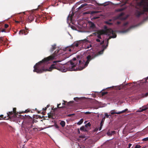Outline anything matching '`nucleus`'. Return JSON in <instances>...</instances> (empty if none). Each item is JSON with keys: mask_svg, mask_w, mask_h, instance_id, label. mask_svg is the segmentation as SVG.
I'll list each match as a JSON object with an SVG mask.
<instances>
[{"mask_svg": "<svg viewBox=\"0 0 148 148\" xmlns=\"http://www.w3.org/2000/svg\"><path fill=\"white\" fill-rule=\"evenodd\" d=\"M84 40H87L86 39H85Z\"/></svg>", "mask_w": 148, "mask_h": 148, "instance_id": "774afa93", "label": "nucleus"}, {"mask_svg": "<svg viewBox=\"0 0 148 148\" xmlns=\"http://www.w3.org/2000/svg\"><path fill=\"white\" fill-rule=\"evenodd\" d=\"M129 29H127L126 30L123 31H122V32H123V33H125V32H127L129 30Z\"/></svg>", "mask_w": 148, "mask_h": 148, "instance_id": "7c9ffc66", "label": "nucleus"}, {"mask_svg": "<svg viewBox=\"0 0 148 148\" xmlns=\"http://www.w3.org/2000/svg\"><path fill=\"white\" fill-rule=\"evenodd\" d=\"M29 112V110H28V109L27 110H25V113H27L28 112Z\"/></svg>", "mask_w": 148, "mask_h": 148, "instance_id": "c03bdc74", "label": "nucleus"}, {"mask_svg": "<svg viewBox=\"0 0 148 148\" xmlns=\"http://www.w3.org/2000/svg\"><path fill=\"white\" fill-rule=\"evenodd\" d=\"M16 108H13V112L14 113V117H15L16 116Z\"/></svg>", "mask_w": 148, "mask_h": 148, "instance_id": "412c9836", "label": "nucleus"}, {"mask_svg": "<svg viewBox=\"0 0 148 148\" xmlns=\"http://www.w3.org/2000/svg\"><path fill=\"white\" fill-rule=\"evenodd\" d=\"M121 22L120 21H117V24L118 25L120 24Z\"/></svg>", "mask_w": 148, "mask_h": 148, "instance_id": "de8ad7c7", "label": "nucleus"}, {"mask_svg": "<svg viewBox=\"0 0 148 148\" xmlns=\"http://www.w3.org/2000/svg\"><path fill=\"white\" fill-rule=\"evenodd\" d=\"M130 83H129V84H124L123 83L120 85L115 86H113L112 87H108L105 89H103L99 92L95 91L93 92H108L107 91H105L106 90H108V89H110L111 90H116V91L122 90H125L127 88V86L128 85L130 86Z\"/></svg>", "mask_w": 148, "mask_h": 148, "instance_id": "7ed1b4c3", "label": "nucleus"}, {"mask_svg": "<svg viewBox=\"0 0 148 148\" xmlns=\"http://www.w3.org/2000/svg\"><path fill=\"white\" fill-rule=\"evenodd\" d=\"M112 21V19H109V21Z\"/></svg>", "mask_w": 148, "mask_h": 148, "instance_id": "13d9d810", "label": "nucleus"}, {"mask_svg": "<svg viewBox=\"0 0 148 148\" xmlns=\"http://www.w3.org/2000/svg\"><path fill=\"white\" fill-rule=\"evenodd\" d=\"M60 104H58V105H57V107H58L59 108H61V107H59V106H60Z\"/></svg>", "mask_w": 148, "mask_h": 148, "instance_id": "a18cd8bd", "label": "nucleus"}, {"mask_svg": "<svg viewBox=\"0 0 148 148\" xmlns=\"http://www.w3.org/2000/svg\"><path fill=\"white\" fill-rule=\"evenodd\" d=\"M123 13H121L119 15V16H123Z\"/></svg>", "mask_w": 148, "mask_h": 148, "instance_id": "ea45409f", "label": "nucleus"}, {"mask_svg": "<svg viewBox=\"0 0 148 148\" xmlns=\"http://www.w3.org/2000/svg\"><path fill=\"white\" fill-rule=\"evenodd\" d=\"M59 50H57L55 51L54 53L51 55L45 58L42 61L37 63L34 66L33 71L38 73H41L44 71H51L53 69H57L59 70V68L57 66L58 65V62H60V61H53V64H52L48 69H45L44 66L47 64L48 62L50 60H53L56 56Z\"/></svg>", "mask_w": 148, "mask_h": 148, "instance_id": "f257e3e1", "label": "nucleus"}, {"mask_svg": "<svg viewBox=\"0 0 148 148\" xmlns=\"http://www.w3.org/2000/svg\"><path fill=\"white\" fill-rule=\"evenodd\" d=\"M56 48V44H54L53 45H52V47L51 48L50 51L51 52H53L54 51Z\"/></svg>", "mask_w": 148, "mask_h": 148, "instance_id": "2eb2a0df", "label": "nucleus"}, {"mask_svg": "<svg viewBox=\"0 0 148 148\" xmlns=\"http://www.w3.org/2000/svg\"><path fill=\"white\" fill-rule=\"evenodd\" d=\"M0 117H2V116H3V115H0Z\"/></svg>", "mask_w": 148, "mask_h": 148, "instance_id": "680f3d73", "label": "nucleus"}, {"mask_svg": "<svg viewBox=\"0 0 148 148\" xmlns=\"http://www.w3.org/2000/svg\"><path fill=\"white\" fill-rule=\"evenodd\" d=\"M60 125L62 126V127H64L65 126V121H62L60 123Z\"/></svg>", "mask_w": 148, "mask_h": 148, "instance_id": "6ab92c4d", "label": "nucleus"}, {"mask_svg": "<svg viewBox=\"0 0 148 148\" xmlns=\"http://www.w3.org/2000/svg\"><path fill=\"white\" fill-rule=\"evenodd\" d=\"M92 47V45H88V46H87L86 48L87 49H88L89 48L91 47Z\"/></svg>", "mask_w": 148, "mask_h": 148, "instance_id": "72a5a7b5", "label": "nucleus"}, {"mask_svg": "<svg viewBox=\"0 0 148 148\" xmlns=\"http://www.w3.org/2000/svg\"><path fill=\"white\" fill-rule=\"evenodd\" d=\"M121 10H122L121 9H120L119 10V11H121Z\"/></svg>", "mask_w": 148, "mask_h": 148, "instance_id": "69168bd1", "label": "nucleus"}, {"mask_svg": "<svg viewBox=\"0 0 148 148\" xmlns=\"http://www.w3.org/2000/svg\"><path fill=\"white\" fill-rule=\"evenodd\" d=\"M104 29H106V30H105V31H107V30L108 29H108L107 28V27L106 26H104Z\"/></svg>", "mask_w": 148, "mask_h": 148, "instance_id": "e433bc0d", "label": "nucleus"}, {"mask_svg": "<svg viewBox=\"0 0 148 148\" xmlns=\"http://www.w3.org/2000/svg\"><path fill=\"white\" fill-rule=\"evenodd\" d=\"M14 113L12 112H9L8 114H7L8 115V116L9 117H13V118H14Z\"/></svg>", "mask_w": 148, "mask_h": 148, "instance_id": "ddd939ff", "label": "nucleus"}, {"mask_svg": "<svg viewBox=\"0 0 148 148\" xmlns=\"http://www.w3.org/2000/svg\"><path fill=\"white\" fill-rule=\"evenodd\" d=\"M74 15L73 14L71 15L69 14L68 16L67 19V20H69L70 21H71L72 19V18L73 17V16Z\"/></svg>", "mask_w": 148, "mask_h": 148, "instance_id": "a211bd4d", "label": "nucleus"}, {"mask_svg": "<svg viewBox=\"0 0 148 148\" xmlns=\"http://www.w3.org/2000/svg\"><path fill=\"white\" fill-rule=\"evenodd\" d=\"M105 116L107 117V118H108L109 116L108 115V114L107 113H105Z\"/></svg>", "mask_w": 148, "mask_h": 148, "instance_id": "c9c22d12", "label": "nucleus"}, {"mask_svg": "<svg viewBox=\"0 0 148 148\" xmlns=\"http://www.w3.org/2000/svg\"><path fill=\"white\" fill-rule=\"evenodd\" d=\"M89 23L90 24V27L91 28L93 29H94L95 28V26L94 23L91 21L89 22Z\"/></svg>", "mask_w": 148, "mask_h": 148, "instance_id": "4468645a", "label": "nucleus"}, {"mask_svg": "<svg viewBox=\"0 0 148 148\" xmlns=\"http://www.w3.org/2000/svg\"><path fill=\"white\" fill-rule=\"evenodd\" d=\"M142 108L143 110L144 111L146 110H147V108L145 107H143Z\"/></svg>", "mask_w": 148, "mask_h": 148, "instance_id": "2f4dec72", "label": "nucleus"}, {"mask_svg": "<svg viewBox=\"0 0 148 148\" xmlns=\"http://www.w3.org/2000/svg\"><path fill=\"white\" fill-rule=\"evenodd\" d=\"M99 5H100V6L103 5L102 4H99Z\"/></svg>", "mask_w": 148, "mask_h": 148, "instance_id": "bf43d9fd", "label": "nucleus"}, {"mask_svg": "<svg viewBox=\"0 0 148 148\" xmlns=\"http://www.w3.org/2000/svg\"><path fill=\"white\" fill-rule=\"evenodd\" d=\"M100 125H101V126H102L103 125V124L102 123V122H101L100 123Z\"/></svg>", "mask_w": 148, "mask_h": 148, "instance_id": "6e6d98bb", "label": "nucleus"}, {"mask_svg": "<svg viewBox=\"0 0 148 148\" xmlns=\"http://www.w3.org/2000/svg\"><path fill=\"white\" fill-rule=\"evenodd\" d=\"M105 49V48L101 50L98 51L95 54H93L92 56L90 55H88L86 58L87 60L86 62H85L84 64V63L83 62H82L81 60H79L80 56L79 55L77 56V58L78 59L77 60L79 61L78 63H77L76 64H75L72 61H70L67 63V64L69 65V67H67L66 68V69H68V70L70 71H75V67H76V66L78 65L79 66L81 67V68L80 70H82L87 66L90 61L91 60L93 59L96 57L103 54Z\"/></svg>", "mask_w": 148, "mask_h": 148, "instance_id": "f03ea898", "label": "nucleus"}, {"mask_svg": "<svg viewBox=\"0 0 148 148\" xmlns=\"http://www.w3.org/2000/svg\"><path fill=\"white\" fill-rule=\"evenodd\" d=\"M104 40H103V41H102L101 43H100V45H103L104 43Z\"/></svg>", "mask_w": 148, "mask_h": 148, "instance_id": "79ce46f5", "label": "nucleus"}, {"mask_svg": "<svg viewBox=\"0 0 148 148\" xmlns=\"http://www.w3.org/2000/svg\"><path fill=\"white\" fill-rule=\"evenodd\" d=\"M140 146L138 145H137L135 147H134V148H139L140 147Z\"/></svg>", "mask_w": 148, "mask_h": 148, "instance_id": "c756f323", "label": "nucleus"}, {"mask_svg": "<svg viewBox=\"0 0 148 148\" xmlns=\"http://www.w3.org/2000/svg\"><path fill=\"white\" fill-rule=\"evenodd\" d=\"M145 97H146L148 95V93H145Z\"/></svg>", "mask_w": 148, "mask_h": 148, "instance_id": "5fc2aeb1", "label": "nucleus"}, {"mask_svg": "<svg viewBox=\"0 0 148 148\" xmlns=\"http://www.w3.org/2000/svg\"><path fill=\"white\" fill-rule=\"evenodd\" d=\"M114 132V131H112L111 133H110V132H108L107 134L108 135H111L112 134V133Z\"/></svg>", "mask_w": 148, "mask_h": 148, "instance_id": "393cba45", "label": "nucleus"}, {"mask_svg": "<svg viewBox=\"0 0 148 148\" xmlns=\"http://www.w3.org/2000/svg\"><path fill=\"white\" fill-rule=\"evenodd\" d=\"M112 36H110L107 39V45H106V47H107L108 46V41L109 40H110L111 38H115L116 37V33L114 32V34H112Z\"/></svg>", "mask_w": 148, "mask_h": 148, "instance_id": "6e6552de", "label": "nucleus"}, {"mask_svg": "<svg viewBox=\"0 0 148 148\" xmlns=\"http://www.w3.org/2000/svg\"><path fill=\"white\" fill-rule=\"evenodd\" d=\"M142 140L143 141H147L148 140V137L143 138L142 139Z\"/></svg>", "mask_w": 148, "mask_h": 148, "instance_id": "a878e982", "label": "nucleus"}, {"mask_svg": "<svg viewBox=\"0 0 148 148\" xmlns=\"http://www.w3.org/2000/svg\"><path fill=\"white\" fill-rule=\"evenodd\" d=\"M91 126V124L89 122L85 125V126L86 127H90Z\"/></svg>", "mask_w": 148, "mask_h": 148, "instance_id": "5701e85b", "label": "nucleus"}, {"mask_svg": "<svg viewBox=\"0 0 148 148\" xmlns=\"http://www.w3.org/2000/svg\"><path fill=\"white\" fill-rule=\"evenodd\" d=\"M48 115L49 118H51L53 119H54L53 117V114L52 113L50 112L48 114Z\"/></svg>", "mask_w": 148, "mask_h": 148, "instance_id": "f3484780", "label": "nucleus"}, {"mask_svg": "<svg viewBox=\"0 0 148 148\" xmlns=\"http://www.w3.org/2000/svg\"><path fill=\"white\" fill-rule=\"evenodd\" d=\"M148 79V77L144 79L145 81L143 82H140L139 84L137 85V87H138V90L141 91H145L147 90V86L146 83L147 82V81Z\"/></svg>", "mask_w": 148, "mask_h": 148, "instance_id": "423d86ee", "label": "nucleus"}, {"mask_svg": "<svg viewBox=\"0 0 148 148\" xmlns=\"http://www.w3.org/2000/svg\"><path fill=\"white\" fill-rule=\"evenodd\" d=\"M96 12H95V11H92V12L91 13H92V14H93L95 13H96Z\"/></svg>", "mask_w": 148, "mask_h": 148, "instance_id": "8fccbe9b", "label": "nucleus"}, {"mask_svg": "<svg viewBox=\"0 0 148 148\" xmlns=\"http://www.w3.org/2000/svg\"><path fill=\"white\" fill-rule=\"evenodd\" d=\"M80 99V98H79L78 97H75L74 98V99L75 101H76L78 100L79 99Z\"/></svg>", "mask_w": 148, "mask_h": 148, "instance_id": "bb28decb", "label": "nucleus"}, {"mask_svg": "<svg viewBox=\"0 0 148 148\" xmlns=\"http://www.w3.org/2000/svg\"><path fill=\"white\" fill-rule=\"evenodd\" d=\"M96 39V41L97 42H100V40L99 39Z\"/></svg>", "mask_w": 148, "mask_h": 148, "instance_id": "a19ab883", "label": "nucleus"}, {"mask_svg": "<svg viewBox=\"0 0 148 148\" xmlns=\"http://www.w3.org/2000/svg\"><path fill=\"white\" fill-rule=\"evenodd\" d=\"M66 50H68L69 51H71V49L69 47H67L66 48Z\"/></svg>", "mask_w": 148, "mask_h": 148, "instance_id": "cd10ccee", "label": "nucleus"}, {"mask_svg": "<svg viewBox=\"0 0 148 148\" xmlns=\"http://www.w3.org/2000/svg\"><path fill=\"white\" fill-rule=\"evenodd\" d=\"M140 110L139 111L140 112H143V111H144L143 110L142 108H140Z\"/></svg>", "mask_w": 148, "mask_h": 148, "instance_id": "4c0bfd02", "label": "nucleus"}, {"mask_svg": "<svg viewBox=\"0 0 148 148\" xmlns=\"http://www.w3.org/2000/svg\"><path fill=\"white\" fill-rule=\"evenodd\" d=\"M86 5L87 4L85 3L82 4L80 7H79L78 9H80L82 8H83V9H85L86 8V7H85V6H86Z\"/></svg>", "mask_w": 148, "mask_h": 148, "instance_id": "dca6fc26", "label": "nucleus"}, {"mask_svg": "<svg viewBox=\"0 0 148 148\" xmlns=\"http://www.w3.org/2000/svg\"><path fill=\"white\" fill-rule=\"evenodd\" d=\"M90 113H91V112H85V114H89Z\"/></svg>", "mask_w": 148, "mask_h": 148, "instance_id": "f704fd0d", "label": "nucleus"}, {"mask_svg": "<svg viewBox=\"0 0 148 148\" xmlns=\"http://www.w3.org/2000/svg\"><path fill=\"white\" fill-rule=\"evenodd\" d=\"M8 26L9 25L8 24H5L4 25V27H5V28H6L8 27Z\"/></svg>", "mask_w": 148, "mask_h": 148, "instance_id": "473e14b6", "label": "nucleus"}, {"mask_svg": "<svg viewBox=\"0 0 148 148\" xmlns=\"http://www.w3.org/2000/svg\"><path fill=\"white\" fill-rule=\"evenodd\" d=\"M114 31L112 29H108L107 31L104 29H100L97 30L94 34L95 36H97L98 38L101 39V35L105 34H107L108 35H110L111 34H113Z\"/></svg>", "mask_w": 148, "mask_h": 148, "instance_id": "20e7f679", "label": "nucleus"}, {"mask_svg": "<svg viewBox=\"0 0 148 148\" xmlns=\"http://www.w3.org/2000/svg\"><path fill=\"white\" fill-rule=\"evenodd\" d=\"M15 22H16V23H19L20 22H21L22 23H23V21L22 20V18H21V20H20V21H15Z\"/></svg>", "mask_w": 148, "mask_h": 148, "instance_id": "b1692460", "label": "nucleus"}, {"mask_svg": "<svg viewBox=\"0 0 148 148\" xmlns=\"http://www.w3.org/2000/svg\"><path fill=\"white\" fill-rule=\"evenodd\" d=\"M37 20H36H36H35V22H37Z\"/></svg>", "mask_w": 148, "mask_h": 148, "instance_id": "0e129e2a", "label": "nucleus"}, {"mask_svg": "<svg viewBox=\"0 0 148 148\" xmlns=\"http://www.w3.org/2000/svg\"><path fill=\"white\" fill-rule=\"evenodd\" d=\"M73 60H77L76 58H73Z\"/></svg>", "mask_w": 148, "mask_h": 148, "instance_id": "3c124183", "label": "nucleus"}, {"mask_svg": "<svg viewBox=\"0 0 148 148\" xmlns=\"http://www.w3.org/2000/svg\"><path fill=\"white\" fill-rule=\"evenodd\" d=\"M28 33V32H27L26 30H21L19 32V34H22L24 35H26Z\"/></svg>", "mask_w": 148, "mask_h": 148, "instance_id": "9b49d317", "label": "nucleus"}, {"mask_svg": "<svg viewBox=\"0 0 148 148\" xmlns=\"http://www.w3.org/2000/svg\"><path fill=\"white\" fill-rule=\"evenodd\" d=\"M62 104H63V105H65V103H62Z\"/></svg>", "mask_w": 148, "mask_h": 148, "instance_id": "338daca9", "label": "nucleus"}, {"mask_svg": "<svg viewBox=\"0 0 148 148\" xmlns=\"http://www.w3.org/2000/svg\"><path fill=\"white\" fill-rule=\"evenodd\" d=\"M128 24V23L126 22L125 23H124L123 24V25L124 26H125L127 25Z\"/></svg>", "mask_w": 148, "mask_h": 148, "instance_id": "37998d69", "label": "nucleus"}, {"mask_svg": "<svg viewBox=\"0 0 148 148\" xmlns=\"http://www.w3.org/2000/svg\"><path fill=\"white\" fill-rule=\"evenodd\" d=\"M35 16L34 15H30L28 17V21L30 22H31L34 21Z\"/></svg>", "mask_w": 148, "mask_h": 148, "instance_id": "1a4fd4ad", "label": "nucleus"}, {"mask_svg": "<svg viewBox=\"0 0 148 148\" xmlns=\"http://www.w3.org/2000/svg\"><path fill=\"white\" fill-rule=\"evenodd\" d=\"M106 93H102V96H103V95H105Z\"/></svg>", "mask_w": 148, "mask_h": 148, "instance_id": "09e8293b", "label": "nucleus"}, {"mask_svg": "<svg viewBox=\"0 0 148 148\" xmlns=\"http://www.w3.org/2000/svg\"><path fill=\"white\" fill-rule=\"evenodd\" d=\"M34 123V122H32L31 123H28L27 124V127L28 128V129H30L31 128H32L33 127V124Z\"/></svg>", "mask_w": 148, "mask_h": 148, "instance_id": "f8f14e48", "label": "nucleus"}, {"mask_svg": "<svg viewBox=\"0 0 148 148\" xmlns=\"http://www.w3.org/2000/svg\"><path fill=\"white\" fill-rule=\"evenodd\" d=\"M83 122V119H81L80 120L77 122V124L78 125H80L82 124Z\"/></svg>", "mask_w": 148, "mask_h": 148, "instance_id": "aec40b11", "label": "nucleus"}, {"mask_svg": "<svg viewBox=\"0 0 148 148\" xmlns=\"http://www.w3.org/2000/svg\"><path fill=\"white\" fill-rule=\"evenodd\" d=\"M80 130L82 131H86V128L84 126H82L80 128Z\"/></svg>", "mask_w": 148, "mask_h": 148, "instance_id": "4be33fe9", "label": "nucleus"}, {"mask_svg": "<svg viewBox=\"0 0 148 148\" xmlns=\"http://www.w3.org/2000/svg\"><path fill=\"white\" fill-rule=\"evenodd\" d=\"M132 144H131L130 143L128 145V147H127V148H130V147H131V146H132Z\"/></svg>", "mask_w": 148, "mask_h": 148, "instance_id": "58836bf2", "label": "nucleus"}, {"mask_svg": "<svg viewBox=\"0 0 148 148\" xmlns=\"http://www.w3.org/2000/svg\"><path fill=\"white\" fill-rule=\"evenodd\" d=\"M3 37H0V40L1 41H3Z\"/></svg>", "mask_w": 148, "mask_h": 148, "instance_id": "49530a36", "label": "nucleus"}, {"mask_svg": "<svg viewBox=\"0 0 148 148\" xmlns=\"http://www.w3.org/2000/svg\"><path fill=\"white\" fill-rule=\"evenodd\" d=\"M127 110H128L127 109H126L124 110H122V111L119 112H114L115 110H112L111 111V114H121V113H123L125 112V111H127Z\"/></svg>", "mask_w": 148, "mask_h": 148, "instance_id": "0eeeda50", "label": "nucleus"}, {"mask_svg": "<svg viewBox=\"0 0 148 148\" xmlns=\"http://www.w3.org/2000/svg\"><path fill=\"white\" fill-rule=\"evenodd\" d=\"M79 42L76 41L74 42L71 46V47L74 48L75 47H78L79 46Z\"/></svg>", "mask_w": 148, "mask_h": 148, "instance_id": "9d476101", "label": "nucleus"}, {"mask_svg": "<svg viewBox=\"0 0 148 148\" xmlns=\"http://www.w3.org/2000/svg\"><path fill=\"white\" fill-rule=\"evenodd\" d=\"M106 23L107 24H108V25H112V23H110L109 21H106Z\"/></svg>", "mask_w": 148, "mask_h": 148, "instance_id": "c85d7f7f", "label": "nucleus"}, {"mask_svg": "<svg viewBox=\"0 0 148 148\" xmlns=\"http://www.w3.org/2000/svg\"><path fill=\"white\" fill-rule=\"evenodd\" d=\"M36 129V128H33V129L34 130L35 129Z\"/></svg>", "mask_w": 148, "mask_h": 148, "instance_id": "052dcab7", "label": "nucleus"}, {"mask_svg": "<svg viewBox=\"0 0 148 148\" xmlns=\"http://www.w3.org/2000/svg\"><path fill=\"white\" fill-rule=\"evenodd\" d=\"M139 5L143 7V10L141 11H139L137 10H136L135 15L137 18L139 17L141 15L144 14L145 12H148V7H146L145 4L141 2L139 3Z\"/></svg>", "mask_w": 148, "mask_h": 148, "instance_id": "39448f33", "label": "nucleus"}, {"mask_svg": "<svg viewBox=\"0 0 148 148\" xmlns=\"http://www.w3.org/2000/svg\"><path fill=\"white\" fill-rule=\"evenodd\" d=\"M47 109V108L46 107H45V108H43V110H46Z\"/></svg>", "mask_w": 148, "mask_h": 148, "instance_id": "864d4df0", "label": "nucleus"}, {"mask_svg": "<svg viewBox=\"0 0 148 148\" xmlns=\"http://www.w3.org/2000/svg\"><path fill=\"white\" fill-rule=\"evenodd\" d=\"M93 95L94 97H95L96 96V95L95 94H93Z\"/></svg>", "mask_w": 148, "mask_h": 148, "instance_id": "4d7b16f0", "label": "nucleus"}, {"mask_svg": "<svg viewBox=\"0 0 148 148\" xmlns=\"http://www.w3.org/2000/svg\"><path fill=\"white\" fill-rule=\"evenodd\" d=\"M73 114H69V116H70L71 115H73Z\"/></svg>", "mask_w": 148, "mask_h": 148, "instance_id": "e2e57ef3", "label": "nucleus"}, {"mask_svg": "<svg viewBox=\"0 0 148 148\" xmlns=\"http://www.w3.org/2000/svg\"><path fill=\"white\" fill-rule=\"evenodd\" d=\"M102 126H101L99 128V130H101V129Z\"/></svg>", "mask_w": 148, "mask_h": 148, "instance_id": "603ef678", "label": "nucleus"}]
</instances>
